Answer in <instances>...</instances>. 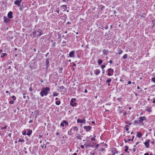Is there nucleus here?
<instances>
[{
  "instance_id": "1",
  "label": "nucleus",
  "mask_w": 155,
  "mask_h": 155,
  "mask_svg": "<svg viewBox=\"0 0 155 155\" xmlns=\"http://www.w3.org/2000/svg\"><path fill=\"white\" fill-rule=\"evenodd\" d=\"M50 90L49 88L46 87L41 90V91L40 92V94L42 97H43L44 96H46L48 95V92Z\"/></svg>"
},
{
  "instance_id": "2",
  "label": "nucleus",
  "mask_w": 155,
  "mask_h": 155,
  "mask_svg": "<svg viewBox=\"0 0 155 155\" xmlns=\"http://www.w3.org/2000/svg\"><path fill=\"white\" fill-rule=\"evenodd\" d=\"M76 99L75 98H72L70 102V105L72 107H75L76 106L77 103L75 102Z\"/></svg>"
},
{
  "instance_id": "3",
  "label": "nucleus",
  "mask_w": 155,
  "mask_h": 155,
  "mask_svg": "<svg viewBox=\"0 0 155 155\" xmlns=\"http://www.w3.org/2000/svg\"><path fill=\"white\" fill-rule=\"evenodd\" d=\"M114 70L111 68H108L107 70V75L108 76H110L113 75V74Z\"/></svg>"
},
{
  "instance_id": "4",
  "label": "nucleus",
  "mask_w": 155,
  "mask_h": 155,
  "mask_svg": "<svg viewBox=\"0 0 155 155\" xmlns=\"http://www.w3.org/2000/svg\"><path fill=\"white\" fill-rule=\"evenodd\" d=\"M139 123H141L142 125H143L144 124L143 123V121L145 120H146L147 119L146 117L145 116L143 117H140L139 118Z\"/></svg>"
},
{
  "instance_id": "5",
  "label": "nucleus",
  "mask_w": 155,
  "mask_h": 155,
  "mask_svg": "<svg viewBox=\"0 0 155 155\" xmlns=\"http://www.w3.org/2000/svg\"><path fill=\"white\" fill-rule=\"evenodd\" d=\"M37 33H38L36 35V36H37V37L38 38L40 37L41 35L43 34V32H42V31L41 29H39L37 31Z\"/></svg>"
},
{
  "instance_id": "6",
  "label": "nucleus",
  "mask_w": 155,
  "mask_h": 155,
  "mask_svg": "<svg viewBox=\"0 0 155 155\" xmlns=\"http://www.w3.org/2000/svg\"><path fill=\"white\" fill-rule=\"evenodd\" d=\"M64 124H65V125H68V123L66 120H64L61 123L60 126L62 127H64Z\"/></svg>"
},
{
  "instance_id": "7",
  "label": "nucleus",
  "mask_w": 155,
  "mask_h": 155,
  "mask_svg": "<svg viewBox=\"0 0 155 155\" xmlns=\"http://www.w3.org/2000/svg\"><path fill=\"white\" fill-rule=\"evenodd\" d=\"M112 152L113 153V155H114L115 154L118 153V151L116 148H114L112 149Z\"/></svg>"
},
{
  "instance_id": "8",
  "label": "nucleus",
  "mask_w": 155,
  "mask_h": 155,
  "mask_svg": "<svg viewBox=\"0 0 155 155\" xmlns=\"http://www.w3.org/2000/svg\"><path fill=\"white\" fill-rule=\"evenodd\" d=\"M91 128L92 127L91 126H84V128L86 130L87 132L89 131L91 129Z\"/></svg>"
},
{
  "instance_id": "9",
  "label": "nucleus",
  "mask_w": 155,
  "mask_h": 155,
  "mask_svg": "<svg viewBox=\"0 0 155 155\" xmlns=\"http://www.w3.org/2000/svg\"><path fill=\"white\" fill-rule=\"evenodd\" d=\"M21 3V1H19L18 0H16L14 2L15 5H17L18 7H19V6H20Z\"/></svg>"
},
{
  "instance_id": "10",
  "label": "nucleus",
  "mask_w": 155,
  "mask_h": 155,
  "mask_svg": "<svg viewBox=\"0 0 155 155\" xmlns=\"http://www.w3.org/2000/svg\"><path fill=\"white\" fill-rule=\"evenodd\" d=\"M85 120L84 118H83L82 119H78L77 120V122L78 123H83L85 122Z\"/></svg>"
},
{
  "instance_id": "11",
  "label": "nucleus",
  "mask_w": 155,
  "mask_h": 155,
  "mask_svg": "<svg viewBox=\"0 0 155 155\" xmlns=\"http://www.w3.org/2000/svg\"><path fill=\"white\" fill-rule=\"evenodd\" d=\"M74 51H71L69 54V55L70 57L73 58L74 56Z\"/></svg>"
},
{
  "instance_id": "12",
  "label": "nucleus",
  "mask_w": 155,
  "mask_h": 155,
  "mask_svg": "<svg viewBox=\"0 0 155 155\" xmlns=\"http://www.w3.org/2000/svg\"><path fill=\"white\" fill-rule=\"evenodd\" d=\"M4 21L5 23H7L10 21V20L9 19V18H7L6 17L4 16Z\"/></svg>"
},
{
  "instance_id": "13",
  "label": "nucleus",
  "mask_w": 155,
  "mask_h": 155,
  "mask_svg": "<svg viewBox=\"0 0 155 155\" xmlns=\"http://www.w3.org/2000/svg\"><path fill=\"white\" fill-rule=\"evenodd\" d=\"M45 63H46V68L47 69V68H48V67H49V66L50 65L49 64V59L48 58H47L46 59V60Z\"/></svg>"
},
{
  "instance_id": "14",
  "label": "nucleus",
  "mask_w": 155,
  "mask_h": 155,
  "mask_svg": "<svg viewBox=\"0 0 155 155\" xmlns=\"http://www.w3.org/2000/svg\"><path fill=\"white\" fill-rule=\"evenodd\" d=\"M12 12L11 11L9 12L8 14V16L9 18H12L13 17Z\"/></svg>"
},
{
  "instance_id": "15",
  "label": "nucleus",
  "mask_w": 155,
  "mask_h": 155,
  "mask_svg": "<svg viewBox=\"0 0 155 155\" xmlns=\"http://www.w3.org/2000/svg\"><path fill=\"white\" fill-rule=\"evenodd\" d=\"M72 129L73 133V134L74 133L75 131L76 130V131H77L78 130V128L76 127H72Z\"/></svg>"
},
{
  "instance_id": "16",
  "label": "nucleus",
  "mask_w": 155,
  "mask_h": 155,
  "mask_svg": "<svg viewBox=\"0 0 155 155\" xmlns=\"http://www.w3.org/2000/svg\"><path fill=\"white\" fill-rule=\"evenodd\" d=\"M103 54L104 55H107L108 52V50L106 49H104L102 51Z\"/></svg>"
},
{
  "instance_id": "17",
  "label": "nucleus",
  "mask_w": 155,
  "mask_h": 155,
  "mask_svg": "<svg viewBox=\"0 0 155 155\" xmlns=\"http://www.w3.org/2000/svg\"><path fill=\"white\" fill-rule=\"evenodd\" d=\"M32 130H31L28 129L27 134V135L30 136L32 133Z\"/></svg>"
},
{
  "instance_id": "18",
  "label": "nucleus",
  "mask_w": 155,
  "mask_h": 155,
  "mask_svg": "<svg viewBox=\"0 0 155 155\" xmlns=\"http://www.w3.org/2000/svg\"><path fill=\"white\" fill-rule=\"evenodd\" d=\"M73 133L72 129V128L70 129L68 131V134L69 135H71Z\"/></svg>"
},
{
  "instance_id": "19",
  "label": "nucleus",
  "mask_w": 155,
  "mask_h": 155,
  "mask_svg": "<svg viewBox=\"0 0 155 155\" xmlns=\"http://www.w3.org/2000/svg\"><path fill=\"white\" fill-rule=\"evenodd\" d=\"M76 137L77 138V139L81 140V138L82 137L80 135V134H76Z\"/></svg>"
},
{
  "instance_id": "20",
  "label": "nucleus",
  "mask_w": 155,
  "mask_h": 155,
  "mask_svg": "<svg viewBox=\"0 0 155 155\" xmlns=\"http://www.w3.org/2000/svg\"><path fill=\"white\" fill-rule=\"evenodd\" d=\"M100 73V71L99 69H96L95 71V74L96 75H98Z\"/></svg>"
},
{
  "instance_id": "21",
  "label": "nucleus",
  "mask_w": 155,
  "mask_h": 155,
  "mask_svg": "<svg viewBox=\"0 0 155 155\" xmlns=\"http://www.w3.org/2000/svg\"><path fill=\"white\" fill-rule=\"evenodd\" d=\"M137 137L140 138L142 136V134L140 132H137Z\"/></svg>"
},
{
  "instance_id": "22",
  "label": "nucleus",
  "mask_w": 155,
  "mask_h": 155,
  "mask_svg": "<svg viewBox=\"0 0 155 155\" xmlns=\"http://www.w3.org/2000/svg\"><path fill=\"white\" fill-rule=\"evenodd\" d=\"M1 57L3 58L4 56L7 55L8 54L6 53H2L1 54Z\"/></svg>"
},
{
  "instance_id": "23",
  "label": "nucleus",
  "mask_w": 155,
  "mask_h": 155,
  "mask_svg": "<svg viewBox=\"0 0 155 155\" xmlns=\"http://www.w3.org/2000/svg\"><path fill=\"white\" fill-rule=\"evenodd\" d=\"M36 33L37 31L35 30H34V31L32 33V34L33 35V36L34 37H36V36H35V35H36Z\"/></svg>"
},
{
  "instance_id": "24",
  "label": "nucleus",
  "mask_w": 155,
  "mask_h": 155,
  "mask_svg": "<svg viewBox=\"0 0 155 155\" xmlns=\"http://www.w3.org/2000/svg\"><path fill=\"white\" fill-rule=\"evenodd\" d=\"M144 143L147 148H149V147L150 145L149 143H148L145 142Z\"/></svg>"
},
{
  "instance_id": "25",
  "label": "nucleus",
  "mask_w": 155,
  "mask_h": 155,
  "mask_svg": "<svg viewBox=\"0 0 155 155\" xmlns=\"http://www.w3.org/2000/svg\"><path fill=\"white\" fill-rule=\"evenodd\" d=\"M61 8L62 9H64L65 11L66 10L67 7V5H63L61 6Z\"/></svg>"
},
{
  "instance_id": "26",
  "label": "nucleus",
  "mask_w": 155,
  "mask_h": 155,
  "mask_svg": "<svg viewBox=\"0 0 155 155\" xmlns=\"http://www.w3.org/2000/svg\"><path fill=\"white\" fill-rule=\"evenodd\" d=\"M103 62V61L101 59L98 60V63L99 65L101 64Z\"/></svg>"
},
{
  "instance_id": "27",
  "label": "nucleus",
  "mask_w": 155,
  "mask_h": 155,
  "mask_svg": "<svg viewBox=\"0 0 155 155\" xmlns=\"http://www.w3.org/2000/svg\"><path fill=\"white\" fill-rule=\"evenodd\" d=\"M125 149L124 150V151L126 152H127L128 153H129V152L128 151V147L127 146H125Z\"/></svg>"
},
{
  "instance_id": "28",
  "label": "nucleus",
  "mask_w": 155,
  "mask_h": 155,
  "mask_svg": "<svg viewBox=\"0 0 155 155\" xmlns=\"http://www.w3.org/2000/svg\"><path fill=\"white\" fill-rule=\"evenodd\" d=\"M127 58V54H124L123 56L122 57V58L124 59H126Z\"/></svg>"
},
{
  "instance_id": "29",
  "label": "nucleus",
  "mask_w": 155,
  "mask_h": 155,
  "mask_svg": "<svg viewBox=\"0 0 155 155\" xmlns=\"http://www.w3.org/2000/svg\"><path fill=\"white\" fill-rule=\"evenodd\" d=\"M111 78H109L106 81V83H109L111 82Z\"/></svg>"
},
{
  "instance_id": "30",
  "label": "nucleus",
  "mask_w": 155,
  "mask_h": 155,
  "mask_svg": "<svg viewBox=\"0 0 155 155\" xmlns=\"http://www.w3.org/2000/svg\"><path fill=\"white\" fill-rule=\"evenodd\" d=\"M59 89L60 90L65 89L66 90V89L64 88V87L63 86H61L59 87Z\"/></svg>"
},
{
  "instance_id": "31",
  "label": "nucleus",
  "mask_w": 155,
  "mask_h": 155,
  "mask_svg": "<svg viewBox=\"0 0 155 155\" xmlns=\"http://www.w3.org/2000/svg\"><path fill=\"white\" fill-rule=\"evenodd\" d=\"M152 23L153 24L152 28H153L154 27V25H155V19L152 20Z\"/></svg>"
},
{
  "instance_id": "32",
  "label": "nucleus",
  "mask_w": 155,
  "mask_h": 155,
  "mask_svg": "<svg viewBox=\"0 0 155 155\" xmlns=\"http://www.w3.org/2000/svg\"><path fill=\"white\" fill-rule=\"evenodd\" d=\"M56 104L57 105H59L61 104V102L60 101H58L55 102Z\"/></svg>"
},
{
  "instance_id": "33",
  "label": "nucleus",
  "mask_w": 155,
  "mask_h": 155,
  "mask_svg": "<svg viewBox=\"0 0 155 155\" xmlns=\"http://www.w3.org/2000/svg\"><path fill=\"white\" fill-rule=\"evenodd\" d=\"M123 51L122 50H119L118 51V53L119 54H120L123 53Z\"/></svg>"
},
{
  "instance_id": "34",
  "label": "nucleus",
  "mask_w": 155,
  "mask_h": 155,
  "mask_svg": "<svg viewBox=\"0 0 155 155\" xmlns=\"http://www.w3.org/2000/svg\"><path fill=\"white\" fill-rule=\"evenodd\" d=\"M58 94L56 92H54L53 93V96H58Z\"/></svg>"
},
{
  "instance_id": "35",
  "label": "nucleus",
  "mask_w": 155,
  "mask_h": 155,
  "mask_svg": "<svg viewBox=\"0 0 155 155\" xmlns=\"http://www.w3.org/2000/svg\"><path fill=\"white\" fill-rule=\"evenodd\" d=\"M25 141L24 139H21L19 138L18 140V142H24Z\"/></svg>"
},
{
  "instance_id": "36",
  "label": "nucleus",
  "mask_w": 155,
  "mask_h": 155,
  "mask_svg": "<svg viewBox=\"0 0 155 155\" xmlns=\"http://www.w3.org/2000/svg\"><path fill=\"white\" fill-rule=\"evenodd\" d=\"M146 110L147 111L149 112H151L152 111V110L150 108H149L148 109H147Z\"/></svg>"
},
{
  "instance_id": "37",
  "label": "nucleus",
  "mask_w": 155,
  "mask_h": 155,
  "mask_svg": "<svg viewBox=\"0 0 155 155\" xmlns=\"http://www.w3.org/2000/svg\"><path fill=\"white\" fill-rule=\"evenodd\" d=\"M106 67V65L105 64H102L101 66V68L102 69H104V68H105Z\"/></svg>"
},
{
  "instance_id": "38",
  "label": "nucleus",
  "mask_w": 155,
  "mask_h": 155,
  "mask_svg": "<svg viewBox=\"0 0 155 155\" xmlns=\"http://www.w3.org/2000/svg\"><path fill=\"white\" fill-rule=\"evenodd\" d=\"M7 127V126H5L4 127H2L1 128V130H2L3 129H6Z\"/></svg>"
},
{
  "instance_id": "39",
  "label": "nucleus",
  "mask_w": 155,
  "mask_h": 155,
  "mask_svg": "<svg viewBox=\"0 0 155 155\" xmlns=\"http://www.w3.org/2000/svg\"><path fill=\"white\" fill-rule=\"evenodd\" d=\"M130 127V126L128 125H127L125 127H127L126 129V130L127 131H128L129 130V129L128 127Z\"/></svg>"
},
{
  "instance_id": "40",
  "label": "nucleus",
  "mask_w": 155,
  "mask_h": 155,
  "mask_svg": "<svg viewBox=\"0 0 155 155\" xmlns=\"http://www.w3.org/2000/svg\"><path fill=\"white\" fill-rule=\"evenodd\" d=\"M14 103V101L12 100H11L9 102V103L10 104H13Z\"/></svg>"
},
{
  "instance_id": "41",
  "label": "nucleus",
  "mask_w": 155,
  "mask_h": 155,
  "mask_svg": "<svg viewBox=\"0 0 155 155\" xmlns=\"http://www.w3.org/2000/svg\"><path fill=\"white\" fill-rule=\"evenodd\" d=\"M52 47L54 48L55 47V45L56 44L55 42H53V43H52Z\"/></svg>"
},
{
  "instance_id": "42",
  "label": "nucleus",
  "mask_w": 155,
  "mask_h": 155,
  "mask_svg": "<svg viewBox=\"0 0 155 155\" xmlns=\"http://www.w3.org/2000/svg\"><path fill=\"white\" fill-rule=\"evenodd\" d=\"M134 124H138V121L137 120H135L134 121Z\"/></svg>"
},
{
  "instance_id": "43",
  "label": "nucleus",
  "mask_w": 155,
  "mask_h": 155,
  "mask_svg": "<svg viewBox=\"0 0 155 155\" xmlns=\"http://www.w3.org/2000/svg\"><path fill=\"white\" fill-rule=\"evenodd\" d=\"M151 81L152 82H153L154 83H155V78H152L151 79Z\"/></svg>"
},
{
  "instance_id": "44",
  "label": "nucleus",
  "mask_w": 155,
  "mask_h": 155,
  "mask_svg": "<svg viewBox=\"0 0 155 155\" xmlns=\"http://www.w3.org/2000/svg\"><path fill=\"white\" fill-rule=\"evenodd\" d=\"M22 134L24 135H25L26 134V131H24L22 133Z\"/></svg>"
},
{
  "instance_id": "45",
  "label": "nucleus",
  "mask_w": 155,
  "mask_h": 155,
  "mask_svg": "<svg viewBox=\"0 0 155 155\" xmlns=\"http://www.w3.org/2000/svg\"><path fill=\"white\" fill-rule=\"evenodd\" d=\"M19 9L20 11H22L23 9V8L22 7V6L20 5V6H19Z\"/></svg>"
},
{
  "instance_id": "46",
  "label": "nucleus",
  "mask_w": 155,
  "mask_h": 155,
  "mask_svg": "<svg viewBox=\"0 0 155 155\" xmlns=\"http://www.w3.org/2000/svg\"><path fill=\"white\" fill-rule=\"evenodd\" d=\"M105 149L104 148H101L100 150L101 151H103L104 150H105Z\"/></svg>"
},
{
  "instance_id": "47",
  "label": "nucleus",
  "mask_w": 155,
  "mask_h": 155,
  "mask_svg": "<svg viewBox=\"0 0 155 155\" xmlns=\"http://www.w3.org/2000/svg\"><path fill=\"white\" fill-rule=\"evenodd\" d=\"M12 98L14 100H15L16 99V97L14 96H12Z\"/></svg>"
},
{
  "instance_id": "48",
  "label": "nucleus",
  "mask_w": 155,
  "mask_h": 155,
  "mask_svg": "<svg viewBox=\"0 0 155 155\" xmlns=\"http://www.w3.org/2000/svg\"><path fill=\"white\" fill-rule=\"evenodd\" d=\"M69 37V36H68V35H66L65 37V38H64V39H68V38Z\"/></svg>"
},
{
  "instance_id": "49",
  "label": "nucleus",
  "mask_w": 155,
  "mask_h": 155,
  "mask_svg": "<svg viewBox=\"0 0 155 155\" xmlns=\"http://www.w3.org/2000/svg\"><path fill=\"white\" fill-rule=\"evenodd\" d=\"M95 140V138L94 137H93L91 138V140L93 141L94 140Z\"/></svg>"
},
{
  "instance_id": "50",
  "label": "nucleus",
  "mask_w": 155,
  "mask_h": 155,
  "mask_svg": "<svg viewBox=\"0 0 155 155\" xmlns=\"http://www.w3.org/2000/svg\"><path fill=\"white\" fill-rule=\"evenodd\" d=\"M59 134H59V132L57 131H56V135L57 136H58V135H59Z\"/></svg>"
},
{
  "instance_id": "51",
  "label": "nucleus",
  "mask_w": 155,
  "mask_h": 155,
  "mask_svg": "<svg viewBox=\"0 0 155 155\" xmlns=\"http://www.w3.org/2000/svg\"><path fill=\"white\" fill-rule=\"evenodd\" d=\"M108 28V26L107 25H106L105 27V29H107Z\"/></svg>"
},
{
  "instance_id": "52",
  "label": "nucleus",
  "mask_w": 155,
  "mask_h": 155,
  "mask_svg": "<svg viewBox=\"0 0 155 155\" xmlns=\"http://www.w3.org/2000/svg\"><path fill=\"white\" fill-rule=\"evenodd\" d=\"M125 123L127 124H128L130 125L131 124V123H129L128 122H127V121H126Z\"/></svg>"
},
{
  "instance_id": "53",
  "label": "nucleus",
  "mask_w": 155,
  "mask_h": 155,
  "mask_svg": "<svg viewBox=\"0 0 155 155\" xmlns=\"http://www.w3.org/2000/svg\"><path fill=\"white\" fill-rule=\"evenodd\" d=\"M11 135H12V134L10 133H9L8 134V136L10 137H11Z\"/></svg>"
},
{
  "instance_id": "54",
  "label": "nucleus",
  "mask_w": 155,
  "mask_h": 155,
  "mask_svg": "<svg viewBox=\"0 0 155 155\" xmlns=\"http://www.w3.org/2000/svg\"><path fill=\"white\" fill-rule=\"evenodd\" d=\"M33 90V89L31 87H30L29 89V91H31Z\"/></svg>"
},
{
  "instance_id": "55",
  "label": "nucleus",
  "mask_w": 155,
  "mask_h": 155,
  "mask_svg": "<svg viewBox=\"0 0 155 155\" xmlns=\"http://www.w3.org/2000/svg\"><path fill=\"white\" fill-rule=\"evenodd\" d=\"M95 152H94L93 153H90L91 154V155H94V154H95Z\"/></svg>"
},
{
  "instance_id": "56",
  "label": "nucleus",
  "mask_w": 155,
  "mask_h": 155,
  "mask_svg": "<svg viewBox=\"0 0 155 155\" xmlns=\"http://www.w3.org/2000/svg\"><path fill=\"white\" fill-rule=\"evenodd\" d=\"M127 83L129 84H130L131 83V82L130 81H129Z\"/></svg>"
},
{
  "instance_id": "57",
  "label": "nucleus",
  "mask_w": 155,
  "mask_h": 155,
  "mask_svg": "<svg viewBox=\"0 0 155 155\" xmlns=\"http://www.w3.org/2000/svg\"><path fill=\"white\" fill-rule=\"evenodd\" d=\"M124 141L125 143H127L128 142V140H127L126 139H124Z\"/></svg>"
},
{
  "instance_id": "58",
  "label": "nucleus",
  "mask_w": 155,
  "mask_h": 155,
  "mask_svg": "<svg viewBox=\"0 0 155 155\" xmlns=\"http://www.w3.org/2000/svg\"><path fill=\"white\" fill-rule=\"evenodd\" d=\"M114 14H115L117 13V11L116 10H114L113 11Z\"/></svg>"
},
{
  "instance_id": "59",
  "label": "nucleus",
  "mask_w": 155,
  "mask_h": 155,
  "mask_svg": "<svg viewBox=\"0 0 155 155\" xmlns=\"http://www.w3.org/2000/svg\"><path fill=\"white\" fill-rule=\"evenodd\" d=\"M81 147L82 148V149H84V145H81Z\"/></svg>"
},
{
  "instance_id": "60",
  "label": "nucleus",
  "mask_w": 155,
  "mask_h": 155,
  "mask_svg": "<svg viewBox=\"0 0 155 155\" xmlns=\"http://www.w3.org/2000/svg\"><path fill=\"white\" fill-rule=\"evenodd\" d=\"M99 146V145L98 144H97L96 146V149H97V148L98 147V146Z\"/></svg>"
},
{
  "instance_id": "61",
  "label": "nucleus",
  "mask_w": 155,
  "mask_h": 155,
  "mask_svg": "<svg viewBox=\"0 0 155 155\" xmlns=\"http://www.w3.org/2000/svg\"><path fill=\"white\" fill-rule=\"evenodd\" d=\"M25 94H23V95H24L23 97V98H24V99H25L26 98V96L25 95Z\"/></svg>"
},
{
  "instance_id": "62",
  "label": "nucleus",
  "mask_w": 155,
  "mask_h": 155,
  "mask_svg": "<svg viewBox=\"0 0 155 155\" xmlns=\"http://www.w3.org/2000/svg\"><path fill=\"white\" fill-rule=\"evenodd\" d=\"M33 122V121L32 120H30L29 121V123H32Z\"/></svg>"
},
{
  "instance_id": "63",
  "label": "nucleus",
  "mask_w": 155,
  "mask_h": 155,
  "mask_svg": "<svg viewBox=\"0 0 155 155\" xmlns=\"http://www.w3.org/2000/svg\"><path fill=\"white\" fill-rule=\"evenodd\" d=\"M102 73L103 74H104V71H105V70H104V69H102Z\"/></svg>"
},
{
  "instance_id": "64",
  "label": "nucleus",
  "mask_w": 155,
  "mask_h": 155,
  "mask_svg": "<svg viewBox=\"0 0 155 155\" xmlns=\"http://www.w3.org/2000/svg\"><path fill=\"white\" fill-rule=\"evenodd\" d=\"M144 155H149V154L148 153H147L144 154Z\"/></svg>"
}]
</instances>
